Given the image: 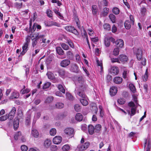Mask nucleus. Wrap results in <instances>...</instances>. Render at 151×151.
I'll return each mask as SVG.
<instances>
[{"label": "nucleus", "instance_id": "nucleus-51", "mask_svg": "<svg viewBox=\"0 0 151 151\" xmlns=\"http://www.w3.org/2000/svg\"><path fill=\"white\" fill-rule=\"evenodd\" d=\"M112 11L115 14H118L119 13V10L117 7H115L113 8Z\"/></svg>", "mask_w": 151, "mask_h": 151}, {"label": "nucleus", "instance_id": "nucleus-18", "mask_svg": "<svg viewBox=\"0 0 151 151\" xmlns=\"http://www.w3.org/2000/svg\"><path fill=\"white\" fill-rule=\"evenodd\" d=\"M31 134L35 138H37L38 137L39 134L37 129L35 128H32V130Z\"/></svg>", "mask_w": 151, "mask_h": 151}, {"label": "nucleus", "instance_id": "nucleus-4", "mask_svg": "<svg viewBox=\"0 0 151 151\" xmlns=\"http://www.w3.org/2000/svg\"><path fill=\"white\" fill-rule=\"evenodd\" d=\"M64 132L68 137L71 138L74 135V129L72 128H66L64 129Z\"/></svg>", "mask_w": 151, "mask_h": 151}, {"label": "nucleus", "instance_id": "nucleus-19", "mask_svg": "<svg viewBox=\"0 0 151 151\" xmlns=\"http://www.w3.org/2000/svg\"><path fill=\"white\" fill-rule=\"evenodd\" d=\"M83 118V116L81 113H78L76 114L75 116V119L77 121L80 122L82 121Z\"/></svg>", "mask_w": 151, "mask_h": 151}, {"label": "nucleus", "instance_id": "nucleus-6", "mask_svg": "<svg viewBox=\"0 0 151 151\" xmlns=\"http://www.w3.org/2000/svg\"><path fill=\"white\" fill-rule=\"evenodd\" d=\"M90 143L88 142H87L84 143L83 145H80L78 146L77 149L80 151H83L87 149L89 147Z\"/></svg>", "mask_w": 151, "mask_h": 151}, {"label": "nucleus", "instance_id": "nucleus-13", "mask_svg": "<svg viewBox=\"0 0 151 151\" xmlns=\"http://www.w3.org/2000/svg\"><path fill=\"white\" fill-rule=\"evenodd\" d=\"M62 138L60 136H56L53 139V142L55 144H58L61 142Z\"/></svg>", "mask_w": 151, "mask_h": 151}, {"label": "nucleus", "instance_id": "nucleus-34", "mask_svg": "<svg viewBox=\"0 0 151 151\" xmlns=\"http://www.w3.org/2000/svg\"><path fill=\"white\" fill-rule=\"evenodd\" d=\"M86 99H82L80 100L81 103L84 106H86L88 104V101Z\"/></svg>", "mask_w": 151, "mask_h": 151}, {"label": "nucleus", "instance_id": "nucleus-28", "mask_svg": "<svg viewBox=\"0 0 151 151\" xmlns=\"http://www.w3.org/2000/svg\"><path fill=\"white\" fill-rule=\"evenodd\" d=\"M13 126L14 129L15 130L17 129L19 126V120L17 119L14 120Z\"/></svg>", "mask_w": 151, "mask_h": 151}, {"label": "nucleus", "instance_id": "nucleus-30", "mask_svg": "<svg viewBox=\"0 0 151 151\" xmlns=\"http://www.w3.org/2000/svg\"><path fill=\"white\" fill-rule=\"evenodd\" d=\"M56 86L58 87L60 91L63 93H65V90L62 85L61 84H58Z\"/></svg>", "mask_w": 151, "mask_h": 151}, {"label": "nucleus", "instance_id": "nucleus-46", "mask_svg": "<svg viewBox=\"0 0 151 151\" xmlns=\"http://www.w3.org/2000/svg\"><path fill=\"white\" fill-rule=\"evenodd\" d=\"M109 11V9L107 8H105L104 9L102 15L103 16H106L107 15Z\"/></svg>", "mask_w": 151, "mask_h": 151}, {"label": "nucleus", "instance_id": "nucleus-25", "mask_svg": "<svg viewBox=\"0 0 151 151\" xmlns=\"http://www.w3.org/2000/svg\"><path fill=\"white\" fill-rule=\"evenodd\" d=\"M19 97V94L16 92L14 91L12 93L11 96H10V99H17Z\"/></svg>", "mask_w": 151, "mask_h": 151}, {"label": "nucleus", "instance_id": "nucleus-45", "mask_svg": "<svg viewBox=\"0 0 151 151\" xmlns=\"http://www.w3.org/2000/svg\"><path fill=\"white\" fill-rule=\"evenodd\" d=\"M119 49L118 47H116L114 49L113 51V54L114 56H117L119 55Z\"/></svg>", "mask_w": 151, "mask_h": 151}, {"label": "nucleus", "instance_id": "nucleus-53", "mask_svg": "<svg viewBox=\"0 0 151 151\" xmlns=\"http://www.w3.org/2000/svg\"><path fill=\"white\" fill-rule=\"evenodd\" d=\"M53 98L52 96L49 97L46 99L45 102L46 103H50L53 100Z\"/></svg>", "mask_w": 151, "mask_h": 151}, {"label": "nucleus", "instance_id": "nucleus-38", "mask_svg": "<svg viewBox=\"0 0 151 151\" xmlns=\"http://www.w3.org/2000/svg\"><path fill=\"white\" fill-rule=\"evenodd\" d=\"M129 87L131 91L133 93L136 92V89L134 85L132 83H130L129 85Z\"/></svg>", "mask_w": 151, "mask_h": 151}, {"label": "nucleus", "instance_id": "nucleus-29", "mask_svg": "<svg viewBox=\"0 0 151 151\" xmlns=\"http://www.w3.org/2000/svg\"><path fill=\"white\" fill-rule=\"evenodd\" d=\"M51 141L48 139H46L44 142V146L46 147H49L51 145Z\"/></svg>", "mask_w": 151, "mask_h": 151}, {"label": "nucleus", "instance_id": "nucleus-35", "mask_svg": "<svg viewBox=\"0 0 151 151\" xmlns=\"http://www.w3.org/2000/svg\"><path fill=\"white\" fill-rule=\"evenodd\" d=\"M147 9L145 7H142L140 9V13L143 16H145L146 14Z\"/></svg>", "mask_w": 151, "mask_h": 151}, {"label": "nucleus", "instance_id": "nucleus-10", "mask_svg": "<svg viewBox=\"0 0 151 151\" xmlns=\"http://www.w3.org/2000/svg\"><path fill=\"white\" fill-rule=\"evenodd\" d=\"M70 63V61L68 59H64L60 62V66L63 67H65L68 66Z\"/></svg>", "mask_w": 151, "mask_h": 151}, {"label": "nucleus", "instance_id": "nucleus-56", "mask_svg": "<svg viewBox=\"0 0 151 151\" xmlns=\"http://www.w3.org/2000/svg\"><path fill=\"white\" fill-rule=\"evenodd\" d=\"M111 62L112 63L117 62L119 63H120V62L119 61V58H111Z\"/></svg>", "mask_w": 151, "mask_h": 151}, {"label": "nucleus", "instance_id": "nucleus-7", "mask_svg": "<svg viewBox=\"0 0 151 151\" xmlns=\"http://www.w3.org/2000/svg\"><path fill=\"white\" fill-rule=\"evenodd\" d=\"M119 58L120 63H124L128 60L127 57L125 55H120L119 56Z\"/></svg>", "mask_w": 151, "mask_h": 151}, {"label": "nucleus", "instance_id": "nucleus-39", "mask_svg": "<svg viewBox=\"0 0 151 151\" xmlns=\"http://www.w3.org/2000/svg\"><path fill=\"white\" fill-rule=\"evenodd\" d=\"M97 6L96 5H93L92 6V10L93 14V15H96L97 13Z\"/></svg>", "mask_w": 151, "mask_h": 151}, {"label": "nucleus", "instance_id": "nucleus-22", "mask_svg": "<svg viewBox=\"0 0 151 151\" xmlns=\"http://www.w3.org/2000/svg\"><path fill=\"white\" fill-rule=\"evenodd\" d=\"M131 22L129 20H126L124 22V27L127 29H129L131 27Z\"/></svg>", "mask_w": 151, "mask_h": 151}, {"label": "nucleus", "instance_id": "nucleus-31", "mask_svg": "<svg viewBox=\"0 0 151 151\" xmlns=\"http://www.w3.org/2000/svg\"><path fill=\"white\" fill-rule=\"evenodd\" d=\"M104 44L107 47H109L110 45V42L109 40V37H106L104 38Z\"/></svg>", "mask_w": 151, "mask_h": 151}, {"label": "nucleus", "instance_id": "nucleus-57", "mask_svg": "<svg viewBox=\"0 0 151 151\" xmlns=\"http://www.w3.org/2000/svg\"><path fill=\"white\" fill-rule=\"evenodd\" d=\"M46 13L49 17L50 18L52 17V12L50 9H47V11Z\"/></svg>", "mask_w": 151, "mask_h": 151}, {"label": "nucleus", "instance_id": "nucleus-37", "mask_svg": "<svg viewBox=\"0 0 151 151\" xmlns=\"http://www.w3.org/2000/svg\"><path fill=\"white\" fill-rule=\"evenodd\" d=\"M55 106L57 108L61 109L64 107V105L63 103L61 102H58L56 104Z\"/></svg>", "mask_w": 151, "mask_h": 151}, {"label": "nucleus", "instance_id": "nucleus-32", "mask_svg": "<svg viewBox=\"0 0 151 151\" xmlns=\"http://www.w3.org/2000/svg\"><path fill=\"white\" fill-rule=\"evenodd\" d=\"M21 132H17L14 136V139L16 140H17L19 138H20L22 136Z\"/></svg>", "mask_w": 151, "mask_h": 151}, {"label": "nucleus", "instance_id": "nucleus-9", "mask_svg": "<svg viewBox=\"0 0 151 151\" xmlns=\"http://www.w3.org/2000/svg\"><path fill=\"white\" fill-rule=\"evenodd\" d=\"M16 111V109L15 107H13L10 112H9L8 116V118L10 120H12L14 117Z\"/></svg>", "mask_w": 151, "mask_h": 151}, {"label": "nucleus", "instance_id": "nucleus-40", "mask_svg": "<svg viewBox=\"0 0 151 151\" xmlns=\"http://www.w3.org/2000/svg\"><path fill=\"white\" fill-rule=\"evenodd\" d=\"M74 108L76 112H79L81 111V108L78 104H76L74 106Z\"/></svg>", "mask_w": 151, "mask_h": 151}, {"label": "nucleus", "instance_id": "nucleus-23", "mask_svg": "<svg viewBox=\"0 0 151 151\" xmlns=\"http://www.w3.org/2000/svg\"><path fill=\"white\" fill-rule=\"evenodd\" d=\"M88 130L90 134H93L95 131L94 127L91 125H89L88 126Z\"/></svg>", "mask_w": 151, "mask_h": 151}, {"label": "nucleus", "instance_id": "nucleus-63", "mask_svg": "<svg viewBox=\"0 0 151 151\" xmlns=\"http://www.w3.org/2000/svg\"><path fill=\"white\" fill-rule=\"evenodd\" d=\"M57 149V146L55 145H52L50 147V149L52 151H55Z\"/></svg>", "mask_w": 151, "mask_h": 151}, {"label": "nucleus", "instance_id": "nucleus-50", "mask_svg": "<svg viewBox=\"0 0 151 151\" xmlns=\"http://www.w3.org/2000/svg\"><path fill=\"white\" fill-rule=\"evenodd\" d=\"M104 29L108 31H109L111 29V26L109 24H104Z\"/></svg>", "mask_w": 151, "mask_h": 151}, {"label": "nucleus", "instance_id": "nucleus-58", "mask_svg": "<svg viewBox=\"0 0 151 151\" xmlns=\"http://www.w3.org/2000/svg\"><path fill=\"white\" fill-rule=\"evenodd\" d=\"M81 34L83 38H86V40L88 39L87 33L85 30H83V32L81 33Z\"/></svg>", "mask_w": 151, "mask_h": 151}, {"label": "nucleus", "instance_id": "nucleus-14", "mask_svg": "<svg viewBox=\"0 0 151 151\" xmlns=\"http://www.w3.org/2000/svg\"><path fill=\"white\" fill-rule=\"evenodd\" d=\"M70 70L73 72L77 73L79 71L78 66L76 64H72L71 65Z\"/></svg>", "mask_w": 151, "mask_h": 151}, {"label": "nucleus", "instance_id": "nucleus-21", "mask_svg": "<svg viewBox=\"0 0 151 151\" xmlns=\"http://www.w3.org/2000/svg\"><path fill=\"white\" fill-rule=\"evenodd\" d=\"M34 36L35 37V39L37 40L40 38H43L45 37V35H42L39 33H35V34H34Z\"/></svg>", "mask_w": 151, "mask_h": 151}, {"label": "nucleus", "instance_id": "nucleus-52", "mask_svg": "<svg viewBox=\"0 0 151 151\" xmlns=\"http://www.w3.org/2000/svg\"><path fill=\"white\" fill-rule=\"evenodd\" d=\"M67 42L68 43L70 47L72 48H73L74 47V45L72 42V41L70 40V39H67Z\"/></svg>", "mask_w": 151, "mask_h": 151}, {"label": "nucleus", "instance_id": "nucleus-1", "mask_svg": "<svg viewBox=\"0 0 151 151\" xmlns=\"http://www.w3.org/2000/svg\"><path fill=\"white\" fill-rule=\"evenodd\" d=\"M134 101V102L135 104L132 101L130 102L128 104V105L130 107H131V113H130V111L128 110V114H129L131 116H132L134 115L136 113V110L137 107L139 105V104L137 103V99L136 97H134L133 98Z\"/></svg>", "mask_w": 151, "mask_h": 151}, {"label": "nucleus", "instance_id": "nucleus-15", "mask_svg": "<svg viewBox=\"0 0 151 151\" xmlns=\"http://www.w3.org/2000/svg\"><path fill=\"white\" fill-rule=\"evenodd\" d=\"M117 92V88L115 86L111 87L109 90L111 96H114L116 95Z\"/></svg>", "mask_w": 151, "mask_h": 151}, {"label": "nucleus", "instance_id": "nucleus-43", "mask_svg": "<svg viewBox=\"0 0 151 151\" xmlns=\"http://www.w3.org/2000/svg\"><path fill=\"white\" fill-rule=\"evenodd\" d=\"M31 116L29 115L27 116L26 119L25 124L27 125H29L30 123Z\"/></svg>", "mask_w": 151, "mask_h": 151}, {"label": "nucleus", "instance_id": "nucleus-59", "mask_svg": "<svg viewBox=\"0 0 151 151\" xmlns=\"http://www.w3.org/2000/svg\"><path fill=\"white\" fill-rule=\"evenodd\" d=\"M53 11L56 14L58 15L61 19L63 17V16L61 15L60 12H58V10H57V9H55L53 10Z\"/></svg>", "mask_w": 151, "mask_h": 151}, {"label": "nucleus", "instance_id": "nucleus-26", "mask_svg": "<svg viewBox=\"0 0 151 151\" xmlns=\"http://www.w3.org/2000/svg\"><path fill=\"white\" fill-rule=\"evenodd\" d=\"M56 51L57 53L60 55H63L64 54V51L60 47H58L56 48Z\"/></svg>", "mask_w": 151, "mask_h": 151}, {"label": "nucleus", "instance_id": "nucleus-11", "mask_svg": "<svg viewBox=\"0 0 151 151\" xmlns=\"http://www.w3.org/2000/svg\"><path fill=\"white\" fill-rule=\"evenodd\" d=\"M110 72L113 75H116L119 72L118 68L117 67L113 66L111 68Z\"/></svg>", "mask_w": 151, "mask_h": 151}, {"label": "nucleus", "instance_id": "nucleus-2", "mask_svg": "<svg viewBox=\"0 0 151 151\" xmlns=\"http://www.w3.org/2000/svg\"><path fill=\"white\" fill-rule=\"evenodd\" d=\"M85 89L86 87L85 86L83 85L80 88L79 90L78 91L76 89L75 93L83 99H86L87 96L83 92Z\"/></svg>", "mask_w": 151, "mask_h": 151}, {"label": "nucleus", "instance_id": "nucleus-49", "mask_svg": "<svg viewBox=\"0 0 151 151\" xmlns=\"http://www.w3.org/2000/svg\"><path fill=\"white\" fill-rule=\"evenodd\" d=\"M70 149V147L68 145H64L62 147V149L63 151H68Z\"/></svg>", "mask_w": 151, "mask_h": 151}, {"label": "nucleus", "instance_id": "nucleus-16", "mask_svg": "<svg viewBox=\"0 0 151 151\" xmlns=\"http://www.w3.org/2000/svg\"><path fill=\"white\" fill-rule=\"evenodd\" d=\"M122 78L120 77L117 76L114 78L113 79L114 82L116 84H120L122 82Z\"/></svg>", "mask_w": 151, "mask_h": 151}, {"label": "nucleus", "instance_id": "nucleus-5", "mask_svg": "<svg viewBox=\"0 0 151 151\" xmlns=\"http://www.w3.org/2000/svg\"><path fill=\"white\" fill-rule=\"evenodd\" d=\"M65 29L68 31L72 32L76 35H78V32L73 27L67 26L65 27Z\"/></svg>", "mask_w": 151, "mask_h": 151}, {"label": "nucleus", "instance_id": "nucleus-17", "mask_svg": "<svg viewBox=\"0 0 151 151\" xmlns=\"http://www.w3.org/2000/svg\"><path fill=\"white\" fill-rule=\"evenodd\" d=\"M115 44L117 47H122L124 45V42L122 40L120 39L116 40Z\"/></svg>", "mask_w": 151, "mask_h": 151}, {"label": "nucleus", "instance_id": "nucleus-44", "mask_svg": "<svg viewBox=\"0 0 151 151\" xmlns=\"http://www.w3.org/2000/svg\"><path fill=\"white\" fill-rule=\"evenodd\" d=\"M117 102L119 104L122 105L125 103V101L123 98H120L118 99Z\"/></svg>", "mask_w": 151, "mask_h": 151}, {"label": "nucleus", "instance_id": "nucleus-62", "mask_svg": "<svg viewBox=\"0 0 151 151\" xmlns=\"http://www.w3.org/2000/svg\"><path fill=\"white\" fill-rule=\"evenodd\" d=\"M37 39H35L32 40V46L34 47L36 46L37 43Z\"/></svg>", "mask_w": 151, "mask_h": 151}, {"label": "nucleus", "instance_id": "nucleus-33", "mask_svg": "<svg viewBox=\"0 0 151 151\" xmlns=\"http://www.w3.org/2000/svg\"><path fill=\"white\" fill-rule=\"evenodd\" d=\"M74 21L76 22L77 26L79 28H80L81 27V26L79 22V20L77 16L76 15L75 16L74 19Z\"/></svg>", "mask_w": 151, "mask_h": 151}, {"label": "nucleus", "instance_id": "nucleus-60", "mask_svg": "<svg viewBox=\"0 0 151 151\" xmlns=\"http://www.w3.org/2000/svg\"><path fill=\"white\" fill-rule=\"evenodd\" d=\"M21 148L22 151H26L28 149L27 147L24 145H22Z\"/></svg>", "mask_w": 151, "mask_h": 151}, {"label": "nucleus", "instance_id": "nucleus-20", "mask_svg": "<svg viewBox=\"0 0 151 151\" xmlns=\"http://www.w3.org/2000/svg\"><path fill=\"white\" fill-rule=\"evenodd\" d=\"M46 75L48 79L51 80L54 79L55 77L54 74L50 71H48L46 73Z\"/></svg>", "mask_w": 151, "mask_h": 151}, {"label": "nucleus", "instance_id": "nucleus-12", "mask_svg": "<svg viewBox=\"0 0 151 151\" xmlns=\"http://www.w3.org/2000/svg\"><path fill=\"white\" fill-rule=\"evenodd\" d=\"M147 143V145L146 148L147 151H150L151 147V142L150 139H148V140L146 139H145V148L146 146Z\"/></svg>", "mask_w": 151, "mask_h": 151}, {"label": "nucleus", "instance_id": "nucleus-41", "mask_svg": "<svg viewBox=\"0 0 151 151\" xmlns=\"http://www.w3.org/2000/svg\"><path fill=\"white\" fill-rule=\"evenodd\" d=\"M109 17L113 23L115 22L116 17L113 14H110L109 15Z\"/></svg>", "mask_w": 151, "mask_h": 151}, {"label": "nucleus", "instance_id": "nucleus-64", "mask_svg": "<svg viewBox=\"0 0 151 151\" xmlns=\"http://www.w3.org/2000/svg\"><path fill=\"white\" fill-rule=\"evenodd\" d=\"M31 38V37L30 35H28L26 39V42L25 43L29 44Z\"/></svg>", "mask_w": 151, "mask_h": 151}, {"label": "nucleus", "instance_id": "nucleus-36", "mask_svg": "<svg viewBox=\"0 0 151 151\" xmlns=\"http://www.w3.org/2000/svg\"><path fill=\"white\" fill-rule=\"evenodd\" d=\"M60 44L61 47L64 50H68L69 49V47L65 43H61Z\"/></svg>", "mask_w": 151, "mask_h": 151}, {"label": "nucleus", "instance_id": "nucleus-24", "mask_svg": "<svg viewBox=\"0 0 151 151\" xmlns=\"http://www.w3.org/2000/svg\"><path fill=\"white\" fill-rule=\"evenodd\" d=\"M94 131L96 132L99 133L101 130V126L100 124H96L95 127Z\"/></svg>", "mask_w": 151, "mask_h": 151}, {"label": "nucleus", "instance_id": "nucleus-55", "mask_svg": "<svg viewBox=\"0 0 151 151\" xmlns=\"http://www.w3.org/2000/svg\"><path fill=\"white\" fill-rule=\"evenodd\" d=\"M8 118V116L7 114L5 115L2 116L0 117V121H4L6 120Z\"/></svg>", "mask_w": 151, "mask_h": 151}, {"label": "nucleus", "instance_id": "nucleus-61", "mask_svg": "<svg viewBox=\"0 0 151 151\" xmlns=\"http://www.w3.org/2000/svg\"><path fill=\"white\" fill-rule=\"evenodd\" d=\"M127 71L126 70H124L123 73V77L126 80H127Z\"/></svg>", "mask_w": 151, "mask_h": 151}, {"label": "nucleus", "instance_id": "nucleus-48", "mask_svg": "<svg viewBox=\"0 0 151 151\" xmlns=\"http://www.w3.org/2000/svg\"><path fill=\"white\" fill-rule=\"evenodd\" d=\"M24 88H23L21 91V93L22 94L27 93L29 92L30 90L28 88L25 89V87L24 86Z\"/></svg>", "mask_w": 151, "mask_h": 151}, {"label": "nucleus", "instance_id": "nucleus-54", "mask_svg": "<svg viewBox=\"0 0 151 151\" xmlns=\"http://www.w3.org/2000/svg\"><path fill=\"white\" fill-rule=\"evenodd\" d=\"M51 85V83L49 82H47L45 83L43 87V89H46L49 87Z\"/></svg>", "mask_w": 151, "mask_h": 151}, {"label": "nucleus", "instance_id": "nucleus-3", "mask_svg": "<svg viewBox=\"0 0 151 151\" xmlns=\"http://www.w3.org/2000/svg\"><path fill=\"white\" fill-rule=\"evenodd\" d=\"M134 53L136 55L138 60H141L142 58V50L140 48H133Z\"/></svg>", "mask_w": 151, "mask_h": 151}, {"label": "nucleus", "instance_id": "nucleus-27", "mask_svg": "<svg viewBox=\"0 0 151 151\" xmlns=\"http://www.w3.org/2000/svg\"><path fill=\"white\" fill-rule=\"evenodd\" d=\"M28 44L25 43L22 47L23 51L21 52L22 55H24L27 50Z\"/></svg>", "mask_w": 151, "mask_h": 151}, {"label": "nucleus", "instance_id": "nucleus-42", "mask_svg": "<svg viewBox=\"0 0 151 151\" xmlns=\"http://www.w3.org/2000/svg\"><path fill=\"white\" fill-rule=\"evenodd\" d=\"M66 98L70 100H73V96L70 93L67 92L66 93Z\"/></svg>", "mask_w": 151, "mask_h": 151}, {"label": "nucleus", "instance_id": "nucleus-47", "mask_svg": "<svg viewBox=\"0 0 151 151\" xmlns=\"http://www.w3.org/2000/svg\"><path fill=\"white\" fill-rule=\"evenodd\" d=\"M56 133V129L55 128L51 129L50 132V135L51 136H54Z\"/></svg>", "mask_w": 151, "mask_h": 151}, {"label": "nucleus", "instance_id": "nucleus-8", "mask_svg": "<svg viewBox=\"0 0 151 151\" xmlns=\"http://www.w3.org/2000/svg\"><path fill=\"white\" fill-rule=\"evenodd\" d=\"M16 111V109L15 107H13L10 112H9L8 116V118L10 120H12L14 117Z\"/></svg>", "mask_w": 151, "mask_h": 151}]
</instances>
